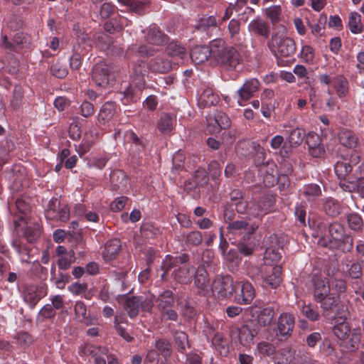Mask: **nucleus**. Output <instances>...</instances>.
<instances>
[{
	"label": "nucleus",
	"mask_w": 364,
	"mask_h": 364,
	"mask_svg": "<svg viewBox=\"0 0 364 364\" xmlns=\"http://www.w3.org/2000/svg\"><path fill=\"white\" fill-rule=\"evenodd\" d=\"M274 309L272 306H267L263 308L259 313L257 316V321H255L257 324L259 328L260 326H267L272 323V320L274 317Z\"/></svg>",
	"instance_id": "obj_34"
},
{
	"label": "nucleus",
	"mask_w": 364,
	"mask_h": 364,
	"mask_svg": "<svg viewBox=\"0 0 364 364\" xmlns=\"http://www.w3.org/2000/svg\"><path fill=\"white\" fill-rule=\"evenodd\" d=\"M115 112V106L112 102L105 103L100 109L97 119L100 122L105 124L112 118Z\"/></svg>",
	"instance_id": "obj_41"
},
{
	"label": "nucleus",
	"mask_w": 364,
	"mask_h": 364,
	"mask_svg": "<svg viewBox=\"0 0 364 364\" xmlns=\"http://www.w3.org/2000/svg\"><path fill=\"white\" fill-rule=\"evenodd\" d=\"M211 291L219 299H229L235 291V282L230 275L216 276L211 284Z\"/></svg>",
	"instance_id": "obj_7"
},
{
	"label": "nucleus",
	"mask_w": 364,
	"mask_h": 364,
	"mask_svg": "<svg viewBox=\"0 0 364 364\" xmlns=\"http://www.w3.org/2000/svg\"><path fill=\"white\" fill-rule=\"evenodd\" d=\"M282 14L280 6H272L266 9V15L273 24L279 21Z\"/></svg>",
	"instance_id": "obj_53"
},
{
	"label": "nucleus",
	"mask_w": 364,
	"mask_h": 364,
	"mask_svg": "<svg viewBox=\"0 0 364 364\" xmlns=\"http://www.w3.org/2000/svg\"><path fill=\"white\" fill-rule=\"evenodd\" d=\"M109 70L103 62L97 63L92 68V78L95 85L105 87L109 82Z\"/></svg>",
	"instance_id": "obj_19"
},
{
	"label": "nucleus",
	"mask_w": 364,
	"mask_h": 364,
	"mask_svg": "<svg viewBox=\"0 0 364 364\" xmlns=\"http://www.w3.org/2000/svg\"><path fill=\"white\" fill-rule=\"evenodd\" d=\"M46 295V291L43 287L28 285L24 291L23 299L31 308Z\"/></svg>",
	"instance_id": "obj_18"
},
{
	"label": "nucleus",
	"mask_w": 364,
	"mask_h": 364,
	"mask_svg": "<svg viewBox=\"0 0 364 364\" xmlns=\"http://www.w3.org/2000/svg\"><path fill=\"white\" fill-rule=\"evenodd\" d=\"M255 272L248 271V275L252 279L257 280L262 279V285L270 287L271 288L277 287L282 282L281 275L282 268L281 266L276 265L273 267H256Z\"/></svg>",
	"instance_id": "obj_6"
},
{
	"label": "nucleus",
	"mask_w": 364,
	"mask_h": 364,
	"mask_svg": "<svg viewBox=\"0 0 364 364\" xmlns=\"http://www.w3.org/2000/svg\"><path fill=\"white\" fill-rule=\"evenodd\" d=\"M306 136L305 131L300 128H296L289 132V141L291 144V146H299Z\"/></svg>",
	"instance_id": "obj_45"
},
{
	"label": "nucleus",
	"mask_w": 364,
	"mask_h": 364,
	"mask_svg": "<svg viewBox=\"0 0 364 364\" xmlns=\"http://www.w3.org/2000/svg\"><path fill=\"white\" fill-rule=\"evenodd\" d=\"M355 257L358 261L364 264V240H358L356 241Z\"/></svg>",
	"instance_id": "obj_64"
},
{
	"label": "nucleus",
	"mask_w": 364,
	"mask_h": 364,
	"mask_svg": "<svg viewBox=\"0 0 364 364\" xmlns=\"http://www.w3.org/2000/svg\"><path fill=\"white\" fill-rule=\"evenodd\" d=\"M257 350L262 355H271L275 352L274 346L272 343L265 341L259 343Z\"/></svg>",
	"instance_id": "obj_57"
},
{
	"label": "nucleus",
	"mask_w": 364,
	"mask_h": 364,
	"mask_svg": "<svg viewBox=\"0 0 364 364\" xmlns=\"http://www.w3.org/2000/svg\"><path fill=\"white\" fill-rule=\"evenodd\" d=\"M202 47L196 46L191 50V58L196 65L203 63L205 60V53L202 51Z\"/></svg>",
	"instance_id": "obj_59"
},
{
	"label": "nucleus",
	"mask_w": 364,
	"mask_h": 364,
	"mask_svg": "<svg viewBox=\"0 0 364 364\" xmlns=\"http://www.w3.org/2000/svg\"><path fill=\"white\" fill-rule=\"evenodd\" d=\"M260 82L256 78H251L246 80L243 85L237 90V103L243 106V102L247 101L255 96L259 90Z\"/></svg>",
	"instance_id": "obj_15"
},
{
	"label": "nucleus",
	"mask_w": 364,
	"mask_h": 364,
	"mask_svg": "<svg viewBox=\"0 0 364 364\" xmlns=\"http://www.w3.org/2000/svg\"><path fill=\"white\" fill-rule=\"evenodd\" d=\"M294 327V316L289 313H282L278 318L277 335L287 338L291 334Z\"/></svg>",
	"instance_id": "obj_17"
},
{
	"label": "nucleus",
	"mask_w": 364,
	"mask_h": 364,
	"mask_svg": "<svg viewBox=\"0 0 364 364\" xmlns=\"http://www.w3.org/2000/svg\"><path fill=\"white\" fill-rule=\"evenodd\" d=\"M211 346L222 356H226L229 353L228 341L219 332H216L212 338Z\"/></svg>",
	"instance_id": "obj_31"
},
{
	"label": "nucleus",
	"mask_w": 364,
	"mask_h": 364,
	"mask_svg": "<svg viewBox=\"0 0 364 364\" xmlns=\"http://www.w3.org/2000/svg\"><path fill=\"white\" fill-rule=\"evenodd\" d=\"M339 143L349 149H354L358 144V137L353 131L343 129L338 134Z\"/></svg>",
	"instance_id": "obj_25"
},
{
	"label": "nucleus",
	"mask_w": 364,
	"mask_h": 364,
	"mask_svg": "<svg viewBox=\"0 0 364 364\" xmlns=\"http://www.w3.org/2000/svg\"><path fill=\"white\" fill-rule=\"evenodd\" d=\"M203 267H200L195 275L194 283L200 291L203 293L205 290V276L203 275Z\"/></svg>",
	"instance_id": "obj_60"
},
{
	"label": "nucleus",
	"mask_w": 364,
	"mask_h": 364,
	"mask_svg": "<svg viewBox=\"0 0 364 364\" xmlns=\"http://www.w3.org/2000/svg\"><path fill=\"white\" fill-rule=\"evenodd\" d=\"M323 210L328 216L336 217L342 211L341 204L333 198H328L324 202Z\"/></svg>",
	"instance_id": "obj_36"
},
{
	"label": "nucleus",
	"mask_w": 364,
	"mask_h": 364,
	"mask_svg": "<svg viewBox=\"0 0 364 364\" xmlns=\"http://www.w3.org/2000/svg\"><path fill=\"white\" fill-rule=\"evenodd\" d=\"M315 50L311 46H302L300 52V58L302 60V61L308 64H313Z\"/></svg>",
	"instance_id": "obj_48"
},
{
	"label": "nucleus",
	"mask_w": 364,
	"mask_h": 364,
	"mask_svg": "<svg viewBox=\"0 0 364 364\" xmlns=\"http://www.w3.org/2000/svg\"><path fill=\"white\" fill-rule=\"evenodd\" d=\"M122 322V318L118 315L114 317V328L117 333L122 336L125 341L129 342L132 340V337L126 332L125 329L120 325Z\"/></svg>",
	"instance_id": "obj_56"
},
{
	"label": "nucleus",
	"mask_w": 364,
	"mask_h": 364,
	"mask_svg": "<svg viewBox=\"0 0 364 364\" xmlns=\"http://www.w3.org/2000/svg\"><path fill=\"white\" fill-rule=\"evenodd\" d=\"M300 195L309 203L315 201L322 195V191L319 185L309 183L304 185L299 190Z\"/></svg>",
	"instance_id": "obj_24"
},
{
	"label": "nucleus",
	"mask_w": 364,
	"mask_h": 364,
	"mask_svg": "<svg viewBox=\"0 0 364 364\" xmlns=\"http://www.w3.org/2000/svg\"><path fill=\"white\" fill-rule=\"evenodd\" d=\"M348 26L351 33L354 34L361 33L363 31L361 16L357 12H352L348 18Z\"/></svg>",
	"instance_id": "obj_39"
},
{
	"label": "nucleus",
	"mask_w": 364,
	"mask_h": 364,
	"mask_svg": "<svg viewBox=\"0 0 364 364\" xmlns=\"http://www.w3.org/2000/svg\"><path fill=\"white\" fill-rule=\"evenodd\" d=\"M223 69L228 71H239L243 65L240 53L234 47L227 48L225 54L219 61Z\"/></svg>",
	"instance_id": "obj_11"
},
{
	"label": "nucleus",
	"mask_w": 364,
	"mask_h": 364,
	"mask_svg": "<svg viewBox=\"0 0 364 364\" xmlns=\"http://www.w3.org/2000/svg\"><path fill=\"white\" fill-rule=\"evenodd\" d=\"M134 76L133 83L139 89L144 87V75L146 73V65L145 63L141 62L139 65H135L133 68Z\"/></svg>",
	"instance_id": "obj_35"
},
{
	"label": "nucleus",
	"mask_w": 364,
	"mask_h": 364,
	"mask_svg": "<svg viewBox=\"0 0 364 364\" xmlns=\"http://www.w3.org/2000/svg\"><path fill=\"white\" fill-rule=\"evenodd\" d=\"M157 308L159 311H162L166 309L171 308L174 304V299L171 291L166 290L163 291L156 300Z\"/></svg>",
	"instance_id": "obj_37"
},
{
	"label": "nucleus",
	"mask_w": 364,
	"mask_h": 364,
	"mask_svg": "<svg viewBox=\"0 0 364 364\" xmlns=\"http://www.w3.org/2000/svg\"><path fill=\"white\" fill-rule=\"evenodd\" d=\"M176 119L168 114H162L157 123L159 130L164 134H170L174 127Z\"/></svg>",
	"instance_id": "obj_32"
},
{
	"label": "nucleus",
	"mask_w": 364,
	"mask_h": 364,
	"mask_svg": "<svg viewBox=\"0 0 364 364\" xmlns=\"http://www.w3.org/2000/svg\"><path fill=\"white\" fill-rule=\"evenodd\" d=\"M121 245L119 240L112 239L107 241L102 251V256L105 260L111 261L116 258L120 250Z\"/></svg>",
	"instance_id": "obj_30"
},
{
	"label": "nucleus",
	"mask_w": 364,
	"mask_h": 364,
	"mask_svg": "<svg viewBox=\"0 0 364 364\" xmlns=\"http://www.w3.org/2000/svg\"><path fill=\"white\" fill-rule=\"evenodd\" d=\"M363 267H364V264L357 260L354 261L347 270L348 276L350 279L355 280L352 283L354 289L355 287L358 289L360 286L362 288V282L360 279L363 275Z\"/></svg>",
	"instance_id": "obj_27"
},
{
	"label": "nucleus",
	"mask_w": 364,
	"mask_h": 364,
	"mask_svg": "<svg viewBox=\"0 0 364 364\" xmlns=\"http://www.w3.org/2000/svg\"><path fill=\"white\" fill-rule=\"evenodd\" d=\"M173 275L178 282H186L189 278V269L186 265H183L179 267L178 269L174 270Z\"/></svg>",
	"instance_id": "obj_58"
},
{
	"label": "nucleus",
	"mask_w": 364,
	"mask_h": 364,
	"mask_svg": "<svg viewBox=\"0 0 364 364\" xmlns=\"http://www.w3.org/2000/svg\"><path fill=\"white\" fill-rule=\"evenodd\" d=\"M171 66L172 63L168 58L159 56L151 60L149 68L153 72L165 73L171 69Z\"/></svg>",
	"instance_id": "obj_29"
},
{
	"label": "nucleus",
	"mask_w": 364,
	"mask_h": 364,
	"mask_svg": "<svg viewBox=\"0 0 364 364\" xmlns=\"http://www.w3.org/2000/svg\"><path fill=\"white\" fill-rule=\"evenodd\" d=\"M219 21L220 18H217L215 15H210L206 18V36H211L213 33L215 35L219 33Z\"/></svg>",
	"instance_id": "obj_46"
},
{
	"label": "nucleus",
	"mask_w": 364,
	"mask_h": 364,
	"mask_svg": "<svg viewBox=\"0 0 364 364\" xmlns=\"http://www.w3.org/2000/svg\"><path fill=\"white\" fill-rule=\"evenodd\" d=\"M231 126L229 117L223 112L215 110L213 114L206 118V134H215L222 129H227Z\"/></svg>",
	"instance_id": "obj_9"
},
{
	"label": "nucleus",
	"mask_w": 364,
	"mask_h": 364,
	"mask_svg": "<svg viewBox=\"0 0 364 364\" xmlns=\"http://www.w3.org/2000/svg\"><path fill=\"white\" fill-rule=\"evenodd\" d=\"M260 329L255 321H250L238 329V339L241 345L247 347L253 343L254 338Z\"/></svg>",
	"instance_id": "obj_13"
},
{
	"label": "nucleus",
	"mask_w": 364,
	"mask_h": 364,
	"mask_svg": "<svg viewBox=\"0 0 364 364\" xmlns=\"http://www.w3.org/2000/svg\"><path fill=\"white\" fill-rule=\"evenodd\" d=\"M80 352L84 355L94 358L95 364H119L114 357L108 355V349L105 346H97L92 344H85L80 348Z\"/></svg>",
	"instance_id": "obj_8"
},
{
	"label": "nucleus",
	"mask_w": 364,
	"mask_h": 364,
	"mask_svg": "<svg viewBox=\"0 0 364 364\" xmlns=\"http://www.w3.org/2000/svg\"><path fill=\"white\" fill-rule=\"evenodd\" d=\"M234 301L239 305L250 304L255 297L256 293L253 285L248 281L235 282V291L233 294Z\"/></svg>",
	"instance_id": "obj_10"
},
{
	"label": "nucleus",
	"mask_w": 364,
	"mask_h": 364,
	"mask_svg": "<svg viewBox=\"0 0 364 364\" xmlns=\"http://www.w3.org/2000/svg\"><path fill=\"white\" fill-rule=\"evenodd\" d=\"M334 171L340 179H344L352 171V166L348 159H342L338 161L334 166Z\"/></svg>",
	"instance_id": "obj_40"
},
{
	"label": "nucleus",
	"mask_w": 364,
	"mask_h": 364,
	"mask_svg": "<svg viewBox=\"0 0 364 364\" xmlns=\"http://www.w3.org/2000/svg\"><path fill=\"white\" fill-rule=\"evenodd\" d=\"M146 41L150 45L159 46L166 43L167 39L165 36L161 34L158 27L153 26L149 27L148 30Z\"/></svg>",
	"instance_id": "obj_33"
},
{
	"label": "nucleus",
	"mask_w": 364,
	"mask_h": 364,
	"mask_svg": "<svg viewBox=\"0 0 364 364\" xmlns=\"http://www.w3.org/2000/svg\"><path fill=\"white\" fill-rule=\"evenodd\" d=\"M12 246L21 256L22 262H29L28 249L26 246H21V242L17 240L12 242Z\"/></svg>",
	"instance_id": "obj_55"
},
{
	"label": "nucleus",
	"mask_w": 364,
	"mask_h": 364,
	"mask_svg": "<svg viewBox=\"0 0 364 364\" xmlns=\"http://www.w3.org/2000/svg\"><path fill=\"white\" fill-rule=\"evenodd\" d=\"M187 260L188 256L185 254L176 257L167 255L162 262V269L166 272L171 269L178 267V264H183Z\"/></svg>",
	"instance_id": "obj_38"
},
{
	"label": "nucleus",
	"mask_w": 364,
	"mask_h": 364,
	"mask_svg": "<svg viewBox=\"0 0 364 364\" xmlns=\"http://www.w3.org/2000/svg\"><path fill=\"white\" fill-rule=\"evenodd\" d=\"M276 203V198L272 193L264 194L252 207L249 209V215L253 217H258L272 211Z\"/></svg>",
	"instance_id": "obj_12"
},
{
	"label": "nucleus",
	"mask_w": 364,
	"mask_h": 364,
	"mask_svg": "<svg viewBox=\"0 0 364 364\" xmlns=\"http://www.w3.org/2000/svg\"><path fill=\"white\" fill-rule=\"evenodd\" d=\"M107 161L108 158L107 156L92 157L88 160L87 166L102 169L106 166Z\"/></svg>",
	"instance_id": "obj_62"
},
{
	"label": "nucleus",
	"mask_w": 364,
	"mask_h": 364,
	"mask_svg": "<svg viewBox=\"0 0 364 364\" xmlns=\"http://www.w3.org/2000/svg\"><path fill=\"white\" fill-rule=\"evenodd\" d=\"M331 294L336 296V303L340 300L342 295L345 294L348 289L347 282L345 279L335 274L333 269H328L326 272Z\"/></svg>",
	"instance_id": "obj_14"
},
{
	"label": "nucleus",
	"mask_w": 364,
	"mask_h": 364,
	"mask_svg": "<svg viewBox=\"0 0 364 364\" xmlns=\"http://www.w3.org/2000/svg\"><path fill=\"white\" fill-rule=\"evenodd\" d=\"M56 255L58 257V265L60 269H69L75 261V252L73 250H67L64 246L59 245L55 250Z\"/></svg>",
	"instance_id": "obj_20"
},
{
	"label": "nucleus",
	"mask_w": 364,
	"mask_h": 364,
	"mask_svg": "<svg viewBox=\"0 0 364 364\" xmlns=\"http://www.w3.org/2000/svg\"><path fill=\"white\" fill-rule=\"evenodd\" d=\"M301 311L302 315L311 321H316L320 319V314L318 310L310 304H304Z\"/></svg>",
	"instance_id": "obj_49"
},
{
	"label": "nucleus",
	"mask_w": 364,
	"mask_h": 364,
	"mask_svg": "<svg viewBox=\"0 0 364 364\" xmlns=\"http://www.w3.org/2000/svg\"><path fill=\"white\" fill-rule=\"evenodd\" d=\"M346 316H336L334 318L336 324L333 327V333L339 340L345 341L348 338L346 348L348 350L354 351L358 349L361 341V333L360 328L351 330L350 326L346 322Z\"/></svg>",
	"instance_id": "obj_4"
},
{
	"label": "nucleus",
	"mask_w": 364,
	"mask_h": 364,
	"mask_svg": "<svg viewBox=\"0 0 364 364\" xmlns=\"http://www.w3.org/2000/svg\"><path fill=\"white\" fill-rule=\"evenodd\" d=\"M41 232V226L36 223L33 225L28 224L25 228L24 235L29 242H35Z\"/></svg>",
	"instance_id": "obj_44"
},
{
	"label": "nucleus",
	"mask_w": 364,
	"mask_h": 364,
	"mask_svg": "<svg viewBox=\"0 0 364 364\" xmlns=\"http://www.w3.org/2000/svg\"><path fill=\"white\" fill-rule=\"evenodd\" d=\"M267 170L266 174L264 176V183L266 186H273L277 183L278 176H276L275 173H277V166L274 163H267Z\"/></svg>",
	"instance_id": "obj_42"
},
{
	"label": "nucleus",
	"mask_w": 364,
	"mask_h": 364,
	"mask_svg": "<svg viewBox=\"0 0 364 364\" xmlns=\"http://www.w3.org/2000/svg\"><path fill=\"white\" fill-rule=\"evenodd\" d=\"M60 201L57 198H52L48 203L47 208L45 212L46 218L48 220H53L56 218V210L59 208Z\"/></svg>",
	"instance_id": "obj_52"
},
{
	"label": "nucleus",
	"mask_w": 364,
	"mask_h": 364,
	"mask_svg": "<svg viewBox=\"0 0 364 364\" xmlns=\"http://www.w3.org/2000/svg\"><path fill=\"white\" fill-rule=\"evenodd\" d=\"M23 95L22 89L20 87H15L13 92V97L11 100V105L14 109L19 107L23 99Z\"/></svg>",
	"instance_id": "obj_63"
},
{
	"label": "nucleus",
	"mask_w": 364,
	"mask_h": 364,
	"mask_svg": "<svg viewBox=\"0 0 364 364\" xmlns=\"http://www.w3.org/2000/svg\"><path fill=\"white\" fill-rule=\"evenodd\" d=\"M229 228L234 232L245 233L244 237L248 238L258 228V225L255 223L250 225L245 220H235L229 224Z\"/></svg>",
	"instance_id": "obj_26"
},
{
	"label": "nucleus",
	"mask_w": 364,
	"mask_h": 364,
	"mask_svg": "<svg viewBox=\"0 0 364 364\" xmlns=\"http://www.w3.org/2000/svg\"><path fill=\"white\" fill-rule=\"evenodd\" d=\"M75 314L76 319L87 326H91L96 323L97 318L87 314V307L84 302L76 301L75 306Z\"/></svg>",
	"instance_id": "obj_23"
},
{
	"label": "nucleus",
	"mask_w": 364,
	"mask_h": 364,
	"mask_svg": "<svg viewBox=\"0 0 364 364\" xmlns=\"http://www.w3.org/2000/svg\"><path fill=\"white\" fill-rule=\"evenodd\" d=\"M255 151L256 152L255 156L254 158V162L257 167L261 166H265L267 167V164L268 162H265L266 154L264 149L260 146L259 145L255 146Z\"/></svg>",
	"instance_id": "obj_54"
},
{
	"label": "nucleus",
	"mask_w": 364,
	"mask_h": 364,
	"mask_svg": "<svg viewBox=\"0 0 364 364\" xmlns=\"http://www.w3.org/2000/svg\"><path fill=\"white\" fill-rule=\"evenodd\" d=\"M247 30L254 36L267 39L270 36L271 26L267 21L257 16L249 23Z\"/></svg>",
	"instance_id": "obj_16"
},
{
	"label": "nucleus",
	"mask_w": 364,
	"mask_h": 364,
	"mask_svg": "<svg viewBox=\"0 0 364 364\" xmlns=\"http://www.w3.org/2000/svg\"><path fill=\"white\" fill-rule=\"evenodd\" d=\"M311 284L314 300L320 304L323 314L332 310L336 306V299L331 293L328 278L315 273L311 277Z\"/></svg>",
	"instance_id": "obj_3"
},
{
	"label": "nucleus",
	"mask_w": 364,
	"mask_h": 364,
	"mask_svg": "<svg viewBox=\"0 0 364 364\" xmlns=\"http://www.w3.org/2000/svg\"><path fill=\"white\" fill-rule=\"evenodd\" d=\"M347 223L350 230L355 232L362 231L364 222L362 217L357 213H352L347 215Z\"/></svg>",
	"instance_id": "obj_43"
},
{
	"label": "nucleus",
	"mask_w": 364,
	"mask_h": 364,
	"mask_svg": "<svg viewBox=\"0 0 364 364\" xmlns=\"http://www.w3.org/2000/svg\"><path fill=\"white\" fill-rule=\"evenodd\" d=\"M206 49L208 50L209 58H213L215 63H219L227 48L223 39L215 38L210 42Z\"/></svg>",
	"instance_id": "obj_22"
},
{
	"label": "nucleus",
	"mask_w": 364,
	"mask_h": 364,
	"mask_svg": "<svg viewBox=\"0 0 364 364\" xmlns=\"http://www.w3.org/2000/svg\"><path fill=\"white\" fill-rule=\"evenodd\" d=\"M168 52L172 56H178L181 60H183L186 56L185 48L176 43H172L168 45Z\"/></svg>",
	"instance_id": "obj_51"
},
{
	"label": "nucleus",
	"mask_w": 364,
	"mask_h": 364,
	"mask_svg": "<svg viewBox=\"0 0 364 364\" xmlns=\"http://www.w3.org/2000/svg\"><path fill=\"white\" fill-rule=\"evenodd\" d=\"M175 345L178 350L184 353L189 348L188 336L183 331L176 332L174 336Z\"/></svg>",
	"instance_id": "obj_47"
},
{
	"label": "nucleus",
	"mask_w": 364,
	"mask_h": 364,
	"mask_svg": "<svg viewBox=\"0 0 364 364\" xmlns=\"http://www.w3.org/2000/svg\"><path fill=\"white\" fill-rule=\"evenodd\" d=\"M306 143L309 146V154L313 157L318 158L323 154L324 149L317 134L309 132L306 136Z\"/></svg>",
	"instance_id": "obj_21"
},
{
	"label": "nucleus",
	"mask_w": 364,
	"mask_h": 364,
	"mask_svg": "<svg viewBox=\"0 0 364 364\" xmlns=\"http://www.w3.org/2000/svg\"><path fill=\"white\" fill-rule=\"evenodd\" d=\"M328 237H320L318 245L343 254L353 251L354 236L344 225L338 222L331 223L328 226Z\"/></svg>",
	"instance_id": "obj_1"
},
{
	"label": "nucleus",
	"mask_w": 364,
	"mask_h": 364,
	"mask_svg": "<svg viewBox=\"0 0 364 364\" xmlns=\"http://www.w3.org/2000/svg\"><path fill=\"white\" fill-rule=\"evenodd\" d=\"M267 46L275 56L279 66H290L294 63L296 45L291 38L282 37L275 33L268 41Z\"/></svg>",
	"instance_id": "obj_2"
},
{
	"label": "nucleus",
	"mask_w": 364,
	"mask_h": 364,
	"mask_svg": "<svg viewBox=\"0 0 364 364\" xmlns=\"http://www.w3.org/2000/svg\"><path fill=\"white\" fill-rule=\"evenodd\" d=\"M155 350L166 358L171 353V345L168 341L159 339L155 342Z\"/></svg>",
	"instance_id": "obj_50"
},
{
	"label": "nucleus",
	"mask_w": 364,
	"mask_h": 364,
	"mask_svg": "<svg viewBox=\"0 0 364 364\" xmlns=\"http://www.w3.org/2000/svg\"><path fill=\"white\" fill-rule=\"evenodd\" d=\"M337 96L342 99L346 97L349 92V83L343 75H337L333 77L332 85Z\"/></svg>",
	"instance_id": "obj_28"
},
{
	"label": "nucleus",
	"mask_w": 364,
	"mask_h": 364,
	"mask_svg": "<svg viewBox=\"0 0 364 364\" xmlns=\"http://www.w3.org/2000/svg\"><path fill=\"white\" fill-rule=\"evenodd\" d=\"M155 297L153 294H146L126 298L124 307L130 318L136 317L140 311L151 313Z\"/></svg>",
	"instance_id": "obj_5"
},
{
	"label": "nucleus",
	"mask_w": 364,
	"mask_h": 364,
	"mask_svg": "<svg viewBox=\"0 0 364 364\" xmlns=\"http://www.w3.org/2000/svg\"><path fill=\"white\" fill-rule=\"evenodd\" d=\"M56 218H53L52 220H60L62 222H67L70 218V210L67 205L60 206L59 205V208H58L55 211Z\"/></svg>",
	"instance_id": "obj_61"
}]
</instances>
